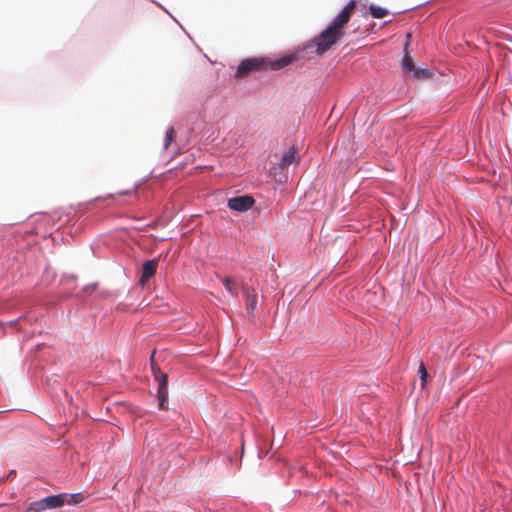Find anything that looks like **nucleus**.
Returning <instances> with one entry per match:
<instances>
[{
  "label": "nucleus",
  "instance_id": "obj_12",
  "mask_svg": "<svg viewBox=\"0 0 512 512\" xmlns=\"http://www.w3.org/2000/svg\"><path fill=\"white\" fill-rule=\"evenodd\" d=\"M44 510H47L44 498L39 501L31 503L30 506L28 507L29 512H42Z\"/></svg>",
  "mask_w": 512,
  "mask_h": 512
},
{
  "label": "nucleus",
  "instance_id": "obj_2",
  "mask_svg": "<svg viewBox=\"0 0 512 512\" xmlns=\"http://www.w3.org/2000/svg\"><path fill=\"white\" fill-rule=\"evenodd\" d=\"M294 60L295 57L292 55L284 56L274 61H267L264 58H248L239 64L235 76L244 77L250 72L258 71L267 67H270L272 70H279L291 64Z\"/></svg>",
  "mask_w": 512,
  "mask_h": 512
},
{
  "label": "nucleus",
  "instance_id": "obj_4",
  "mask_svg": "<svg viewBox=\"0 0 512 512\" xmlns=\"http://www.w3.org/2000/svg\"><path fill=\"white\" fill-rule=\"evenodd\" d=\"M406 43L404 45V57L402 59V63H401V66H402V70L404 71V73L406 74H410L412 75L413 77H419L420 75V70L416 69L415 68V65H414V61L411 57V48H410V39H411V34L408 33L406 35Z\"/></svg>",
  "mask_w": 512,
  "mask_h": 512
},
{
  "label": "nucleus",
  "instance_id": "obj_5",
  "mask_svg": "<svg viewBox=\"0 0 512 512\" xmlns=\"http://www.w3.org/2000/svg\"><path fill=\"white\" fill-rule=\"evenodd\" d=\"M254 203L255 201L252 196L243 195L230 198L228 200V207L238 212H245L249 210L254 205Z\"/></svg>",
  "mask_w": 512,
  "mask_h": 512
},
{
  "label": "nucleus",
  "instance_id": "obj_1",
  "mask_svg": "<svg viewBox=\"0 0 512 512\" xmlns=\"http://www.w3.org/2000/svg\"><path fill=\"white\" fill-rule=\"evenodd\" d=\"M355 8L356 1L350 0L328 27L307 44V47H315V53L317 55H323L330 50L333 45L344 37L343 30L349 22Z\"/></svg>",
  "mask_w": 512,
  "mask_h": 512
},
{
  "label": "nucleus",
  "instance_id": "obj_8",
  "mask_svg": "<svg viewBox=\"0 0 512 512\" xmlns=\"http://www.w3.org/2000/svg\"><path fill=\"white\" fill-rule=\"evenodd\" d=\"M44 502H45L47 509H55V508L63 506V504L66 502V495L65 494L51 495V496L45 497Z\"/></svg>",
  "mask_w": 512,
  "mask_h": 512
},
{
  "label": "nucleus",
  "instance_id": "obj_7",
  "mask_svg": "<svg viewBox=\"0 0 512 512\" xmlns=\"http://www.w3.org/2000/svg\"><path fill=\"white\" fill-rule=\"evenodd\" d=\"M297 161L298 151L294 146H292L286 153L283 154L280 161V167L283 169L285 167L290 166L293 163H296Z\"/></svg>",
  "mask_w": 512,
  "mask_h": 512
},
{
  "label": "nucleus",
  "instance_id": "obj_9",
  "mask_svg": "<svg viewBox=\"0 0 512 512\" xmlns=\"http://www.w3.org/2000/svg\"><path fill=\"white\" fill-rule=\"evenodd\" d=\"M246 309L249 314H253L257 306V295L253 289H246Z\"/></svg>",
  "mask_w": 512,
  "mask_h": 512
},
{
  "label": "nucleus",
  "instance_id": "obj_3",
  "mask_svg": "<svg viewBox=\"0 0 512 512\" xmlns=\"http://www.w3.org/2000/svg\"><path fill=\"white\" fill-rule=\"evenodd\" d=\"M152 370L155 375L156 380L159 382L158 387V400H159V408L164 410L166 409V403L168 399V376L166 373L160 371V369H156L152 364Z\"/></svg>",
  "mask_w": 512,
  "mask_h": 512
},
{
  "label": "nucleus",
  "instance_id": "obj_14",
  "mask_svg": "<svg viewBox=\"0 0 512 512\" xmlns=\"http://www.w3.org/2000/svg\"><path fill=\"white\" fill-rule=\"evenodd\" d=\"M419 373L421 375L420 377H421V381H422V387H424L426 384V381H427L428 373H427L426 368L423 363L420 364Z\"/></svg>",
  "mask_w": 512,
  "mask_h": 512
},
{
  "label": "nucleus",
  "instance_id": "obj_11",
  "mask_svg": "<svg viewBox=\"0 0 512 512\" xmlns=\"http://www.w3.org/2000/svg\"><path fill=\"white\" fill-rule=\"evenodd\" d=\"M222 284L224 285V287L230 294H232V295L237 294V286H236V283L233 278H230V277L223 278Z\"/></svg>",
  "mask_w": 512,
  "mask_h": 512
},
{
  "label": "nucleus",
  "instance_id": "obj_10",
  "mask_svg": "<svg viewBox=\"0 0 512 512\" xmlns=\"http://www.w3.org/2000/svg\"><path fill=\"white\" fill-rule=\"evenodd\" d=\"M370 14L377 19L383 18L388 14V10L376 5H370L369 7Z\"/></svg>",
  "mask_w": 512,
  "mask_h": 512
},
{
  "label": "nucleus",
  "instance_id": "obj_13",
  "mask_svg": "<svg viewBox=\"0 0 512 512\" xmlns=\"http://www.w3.org/2000/svg\"><path fill=\"white\" fill-rule=\"evenodd\" d=\"M175 136H176V132L174 130L173 127H170L167 131H166V135H165V139H164V149H168V147L170 146V144L174 141L175 139Z\"/></svg>",
  "mask_w": 512,
  "mask_h": 512
},
{
  "label": "nucleus",
  "instance_id": "obj_15",
  "mask_svg": "<svg viewBox=\"0 0 512 512\" xmlns=\"http://www.w3.org/2000/svg\"><path fill=\"white\" fill-rule=\"evenodd\" d=\"M78 496L79 495H70L69 500L66 499V502L67 503H77L79 501Z\"/></svg>",
  "mask_w": 512,
  "mask_h": 512
},
{
  "label": "nucleus",
  "instance_id": "obj_6",
  "mask_svg": "<svg viewBox=\"0 0 512 512\" xmlns=\"http://www.w3.org/2000/svg\"><path fill=\"white\" fill-rule=\"evenodd\" d=\"M158 267V260L152 259L144 262L142 266V274L140 278V285L144 286L156 273Z\"/></svg>",
  "mask_w": 512,
  "mask_h": 512
}]
</instances>
